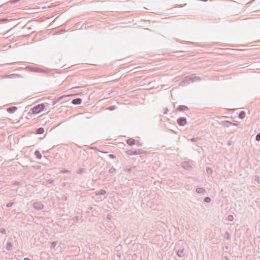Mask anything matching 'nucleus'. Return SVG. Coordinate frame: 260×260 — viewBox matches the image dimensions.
Listing matches in <instances>:
<instances>
[{
  "label": "nucleus",
  "mask_w": 260,
  "mask_h": 260,
  "mask_svg": "<svg viewBox=\"0 0 260 260\" xmlns=\"http://www.w3.org/2000/svg\"><path fill=\"white\" fill-rule=\"evenodd\" d=\"M63 98V96H60L58 100L61 99Z\"/></svg>",
  "instance_id": "nucleus-16"
},
{
  "label": "nucleus",
  "mask_w": 260,
  "mask_h": 260,
  "mask_svg": "<svg viewBox=\"0 0 260 260\" xmlns=\"http://www.w3.org/2000/svg\"><path fill=\"white\" fill-rule=\"evenodd\" d=\"M105 193V191H104L103 192H102L101 193Z\"/></svg>",
  "instance_id": "nucleus-17"
},
{
  "label": "nucleus",
  "mask_w": 260,
  "mask_h": 260,
  "mask_svg": "<svg viewBox=\"0 0 260 260\" xmlns=\"http://www.w3.org/2000/svg\"><path fill=\"white\" fill-rule=\"evenodd\" d=\"M127 143L129 145H134L135 144V140L133 139H129L127 140Z\"/></svg>",
  "instance_id": "nucleus-5"
},
{
  "label": "nucleus",
  "mask_w": 260,
  "mask_h": 260,
  "mask_svg": "<svg viewBox=\"0 0 260 260\" xmlns=\"http://www.w3.org/2000/svg\"><path fill=\"white\" fill-rule=\"evenodd\" d=\"M24 260H29V259L28 258H25Z\"/></svg>",
  "instance_id": "nucleus-15"
},
{
  "label": "nucleus",
  "mask_w": 260,
  "mask_h": 260,
  "mask_svg": "<svg viewBox=\"0 0 260 260\" xmlns=\"http://www.w3.org/2000/svg\"><path fill=\"white\" fill-rule=\"evenodd\" d=\"M233 219H234V217L232 215H229L228 216V220L229 221H232L233 220Z\"/></svg>",
  "instance_id": "nucleus-9"
},
{
  "label": "nucleus",
  "mask_w": 260,
  "mask_h": 260,
  "mask_svg": "<svg viewBox=\"0 0 260 260\" xmlns=\"http://www.w3.org/2000/svg\"><path fill=\"white\" fill-rule=\"evenodd\" d=\"M197 191L198 192H199V193H200V192H201L202 191V189H201V188H198V189H197Z\"/></svg>",
  "instance_id": "nucleus-12"
},
{
  "label": "nucleus",
  "mask_w": 260,
  "mask_h": 260,
  "mask_svg": "<svg viewBox=\"0 0 260 260\" xmlns=\"http://www.w3.org/2000/svg\"><path fill=\"white\" fill-rule=\"evenodd\" d=\"M11 205H12V204H11V203H9V204L7 205V206H8V207H10Z\"/></svg>",
  "instance_id": "nucleus-14"
},
{
  "label": "nucleus",
  "mask_w": 260,
  "mask_h": 260,
  "mask_svg": "<svg viewBox=\"0 0 260 260\" xmlns=\"http://www.w3.org/2000/svg\"><path fill=\"white\" fill-rule=\"evenodd\" d=\"M44 132V129L43 128H39L37 129V133L38 134H42Z\"/></svg>",
  "instance_id": "nucleus-6"
},
{
  "label": "nucleus",
  "mask_w": 260,
  "mask_h": 260,
  "mask_svg": "<svg viewBox=\"0 0 260 260\" xmlns=\"http://www.w3.org/2000/svg\"><path fill=\"white\" fill-rule=\"evenodd\" d=\"M35 155L37 158L40 159L42 157V155L39 151H36L35 152Z\"/></svg>",
  "instance_id": "nucleus-7"
},
{
  "label": "nucleus",
  "mask_w": 260,
  "mask_h": 260,
  "mask_svg": "<svg viewBox=\"0 0 260 260\" xmlns=\"http://www.w3.org/2000/svg\"><path fill=\"white\" fill-rule=\"evenodd\" d=\"M207 171L208 173H211L212 172V170L210 169H207Z\"/></svg>",
  "instance_id": "nucleus-13"
},
{
  "label": "nucleus",
  "mask_w": 260,
  "mask_h": 260,
  "mask_svg": "<svg viewBox=\"0 0 260 260\" xmlns=\"http://www.w3.org/2000/svg\"><path fill=\"white\" fill-rule=\"evenodd\" d=\"M256 139L257 141H259L260 140V134H258L256 137Z\"/></svg>",
  "instance_id": "nucleus-10"
},
{
  "label": "nucleus",
  "mask_w": 260,
  "mask_h": 260,
  "mask_svg": "<svg viewBox=\"0 0 260 260\" xmlns=\"http://www.w3.org/2000/svg\"><path fill=\"white\" fill-rule=\"evenodd\" d=\"M17 110L16 107H12L7 109V111L10 113H13Z\"/></svg>",
  "instance_id": "nucleus-3"
},
{
  "label": "nucleus",
  "mask_w": 260,
  "mask_h": 260,
  "mask_svg": "<svg viewBox=\"0 0 260 260\" xmlns=\"http://www.w3.org/2000/svg\"><path fill=\"white\" fill-rule=\"evenodd\" d=\"M245 116V113L244 111H242L240 112L239 114V117L241 118H243Z\"/></svg>",
  "instance_id": "nucleus-8"
},
{
  "label": "nucleus",
  "mask_w": 260,
  "mask_h": 260,
  "mask_svg": "<svg viewBox=\"0 0 260 260\" xmlns=\"http://www.w3.org/2000/svg\"><path fill=\"white\" fill-rule=\"evenodd\" d=\"M205 200V202H210L211 199L209 198H206Z\"/></svg>",
  "instance_id": "nucleus-11"
},
{
  "label": "nucleus",
  "mask_w": 260,
  "mask_h": 260,
  "mask_svg": "<svg viewBox=\"0 0 260 260\" xmlns=\"http://www.w3.org/2000/svg\"><path fill=\"white\" fill-rule=\"evenodd\" d=\"M82 103V100L81 99H76L72 101V103L74 105H80Z\"/></svg>",
  "instance_id": "nucleus-4"
},
{
  "label": "nucleus",
  "mask_w": 260,
  "mask_h": 260,
  "mask_svg": "<svg viewBox=\"0 0 260 260\" xmlns=\"http://www.w3.org/2000/svg\"><path fill=\"white\" fill-rule=\"evenodd\" d=\"M45 107L44 104H39L32 108L31 112L29 113L28 114H38L45 110Z\"/></svg>",
  "instance_id": "nucleus-1"
},
{
  "label": "nucleus",
  "mask_w": 260,
  "mask_h": 260,
  "mask_svg": "<svg viewBox=\"0 0 260 260\" xmlns=\"http://www.w3.org/2000/svg\"><path fill=\"white\" fill-rule=\"evenodd\" d=\"M177 123L181 126L185 125L186 123V119L185 118H179L177 120Z\"/></svg>",
  "instance_id": "nucleus-2"
},
{
  "label": "nucleus",
  "mask_w": 260,
  "mask_h": 260,
  "mask_svg": "<svg viewBox=\"0 0 260 260\" xmlns=\"http://www.w3.org/2000/svg\"><path fill=\"white\" fill-rule=\"evenodd\" d=\"M37 204H36H36H34V205H35V206L36 207V205H37Z\"/></svg>",
  "instance_id": "nucleus-18"
}]
</instances>
